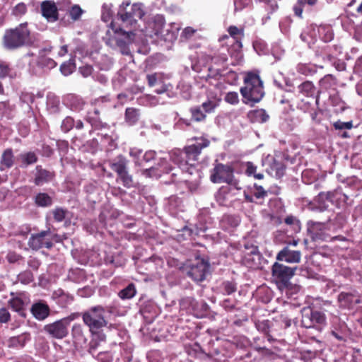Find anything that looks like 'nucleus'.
Wrapping results in <instances>:
<instances>
[{"instance_id": "obj_1", "label": "nucleus", "mask_w": 362, "mask_h": 362, "mask_svg": "<svg viewBox=\"0 0 362 362\" xmlns=\"http://www.w3.org/2000/svg\"><path fill=\"white\" fill-rule=\"evenodd\" d=\"M146 13L143 4L129 1L123 2L118 11V16L122 23V28H115L111 23L114 36L107 40V44L111 47H119L124 54H127V45L131 42L144 41L145 29L137 30L139 21H141Z\"/></svg>"}, {"instance_id": "obj_2", "label": "nucleus", "mask_w": 362, "mask_h": 362, "mask_svg": "<svg viewBox=\"0 0 362 362\" xmlns=\"http://www.w3.org/2000/svg\"><path fill=\"white\" fill-rule=\"evenodd\" d=\"M180 28L181 26L177 23L165 25L164 17L162 15H156L145 27L144 41L141 42H148L149 40L152 42L160 40L173 42L176 40Z\"/></svg>"}, {"instance_id": "obj_3", "label": "nucleus", "mask_w": 362, "mask_h": 362, "mask_svg": "<svg viewBox=\"0 0 362 362\" xmlns=\"http://www.w3.org/2000/svg\"><path fill=\"white\" fill-rule=\"evenodd\" d=\"M209 141L206 139H200L196 144L187 146L185 151L176 149L173 151L168 157L182 170L187 171L194 165L202 148L208 146Z\"/></svg>"}, {"instance_id": "obj_4", "label": "nucleus", "mask_w": 362, "mask_h": 362, "mask_svg": "<svg viewBox=\"0 0 362 362\" xmlns=\"http://www.w3.org/2000/svg\"><path fill=\"white\" fill-rule=\"evenodd\" d=\"M33 43V37L28 28V23H23L15 28L6 30L3 37V45L9 50H14Z\"/></svg>"}, {"instance_id": "obj_5", "label": "nucleus", "mask_w": 362, "mask_h": 362, "mask_svg": "<svg viewBox=\"0 0 362 362\" xmlns=\"http://www.w3.org/2000/svg\"><path fill=\"white\" fill-rule=\"evenodd\" d=\"M243 101L253 105L259 103L264 95L263 83L259 75L248 73L244 79V86L240 88Z\"/></svg>"}, {"instance_id": "obj_6", "label": "nucleus", "mask_w": 362, "mask_h": 362, "mask_svg": "<svg viewBox=\"0 0 362 362\" xmlns=\"http://www.w3.org/2000/svg\"><path fill=\"white\" fill-rule=\"evenodd\" d=\"M105 314V310L100 305L92 307L82 314L83 321L93 335L98 334L99 330L107 325Z\"/></svg>"}, {"instance_id": "obj_7", "label": "nucleus", "mask_w": 362, "mask_h": 362, "mask_svg": "<svg viewBox=\"0 0 362 362\" xmlns=\"http://www.w3.org/2000/svg\"><path fill=\"white\" fill-rule=\"evenodd\" d=\"M317 36L324 42L331 41L333 38L332 28L327 25H310L308 31H304L300 35V38L310 47L311 45L317 40Z\"/></svg>"}, {"instance_id": "obj_8", "label": "nucleus", "mask_w": 362, "mask_h": 362, "mask_svg": "<svg viewBox=\"0 0 362 362\" xmlns=\"http://www.w3.org/2000/svg\"><path fill=\"white\" fill-rule=\"evenodd\" d=\"M210 179L214 183H227L235 187L238 185L234 177L233 168L229 165L216 164L211 171Z\"/></svg>"}, {"instance_id": "obj_9", "label": "nucleus", "mask_w": 362, "mask_h": 362, "mask_svg": "<svg viewBox=\"0 0 362 362\" xmlns=\"http://www.w3.org/2000/svg\"><path fill=\"white\" fill-rule=\"evenodd\" d=\"M301 324L305 328L316 327L321 329L326 325V317L320 311L304 308L302 312Z\"/></svg>"}, {"instance_id": "obj_10", "label": "nucleus", "mask_w": 362, "mask_h": 362, "mask_svg": "<svg viewBox=\"0 0 362 362\" xmlns=\"http://www.w3.org/2000/svg\"><path fill=\"white\" fill-rule=\"evenodd\" d=\"M297 267H289L283 264L275 262L272 266V276L280 286L286 287L293 276Z\"/></svg>"}, {"instance_id": "obj_11", "label": "nucleus", "mask_w": 362, "mask_h": 362, "mask_svg": "<svg viewBox=\"0 0 362 362\" xmlns=\"http://www.w3.org/2000/svg\"><path fill=\"white\" fill-rule=\"evenodd\" d=\"M53 234L49 230H43L36 234H32L28 240L29 247L35 250L42 247L51 248L53 245Z\"/></svg>"}, {"instance_id": "obj_12", "label": "nucleus", "mask_w": 362, "mask_h": 362, "mask_svg": "<svg viewBox=\"0 0 362 362\" xmlns=\"http://www.w3.org/2000/svg\"><path fill=\"white\" fill-rule=\"evenodd\" d=\"M209 264L204 259H198L190 266L187 274L195 281H202L209 272Z\"/></svg>"}, {"instance_id": "obj_13", "label": "nucleus", "mask_w": 362, "mask_h": 362, "mask_svg": "<svg viewBox=\"0 0 362 362\" xmlns=\"http://www.w3.org/2000/svg\"><path fill=\"white\" fill-rule=\"evenodd\" d=\"M206 100L202 103V107L206 113H212L220 105L221 95L216 88H209L206 93Z\"/></svg>"}, {"instance_id": "obj_14", "label": "nucleus", "mask_w": 362, "mask_h": 362, "mask_svg": "<svg viewBox=\"0 0 362 362\" xmlns=\"http://www.w3.org/2000/svg\"><path fill=\"white\" fill-rule=\"evenodd\" d=\"M44 331L52 337L58 339H62L68 334V327L61 320L45 325Z\"/></svg>"}, {"instance_id": "obj_15", "label": "nucleus", "mask_w": 362, "mask_h": 362, "mask_svg": "<svg viewBox=\"0 0 362 362\" xmlns=\"http://www.w3.org/2000/svg\"><path fill=\"white\" fill-rule=\"evenodd\" d=\"M267 165V172L276 178L281 177L284 174L285 167L281 162L277 161L273 156H267L263 160V165Z\"/></svg>"}, {"instance_id": "obj_16", "label": "nucleus", "mask_w": 362, "mask_h": 362, "mask_svg": "<svg viewBox=\"0 0 362 362\" xmlns=\"http://www.w3.org/2000/svg\"><path fill=\"white\" fill-rule=\"evenodd\" d=\"M42 16L50 23L57 21L59 18L58 8L52 1H44L40 5Z\"/></svg>"}, {"instance_id": "obj_17", "label": "nucleus", "mask_w": 362, "mask_h": 362, "mask_svg": "<svg viewBox=\"0 0 362 362\" xmlns=\"http://www.w3.org/2000/svg\"><path fill=\"white\" fill-rule=\"evenodd\" d=\"M301 259V252L299 250H292L288 246L284 247L276 255L279 261H285L288 263H298Z\"/></svg>"}, {"instance_id": "obj_18", "label": "nucleus", "mask_w": 362, "mask_h": 362, "mask_svg": "<svg viewBox=\"0 0 362 362\" xmlns=\"http://www.w3.org/2000/svg\"><path fill=\"white\" fill-rule=\"evenodd\" d=\"M31 313L37 320H44L49 315V308L47 304L39 302L32 305Z\"/></svg>"}, {"instance_id": "obj_19", "label": "nucleus", "mask_w": 362, "mask_h": 362, "mask_svg": "<svg viewBox=\"0 0 362 362\" xmlns=\"http://www.w3.org/2000/svg\"><path fill=\"white\" fill-rule=\"evenodd\" d=\"M308 231L314 240L325 239L326 226L322 223H310Z\"/></svg>"}, {"instance_id": "obj_20", "label": "nucleus", "mask_w": 362, "mask_h": 362, "mask_svg": "<svg viewBox=\"0 0 362 362\" xmlns=\"http://www.w3.org/2000/svg\"><path fill=\"white\" fill-rule=\"evenodd\" d=\"M71 335L74 342L77 345L82 346L87 342V338L84 334L83 327L80 324H74L73 325Z\"/></svg>"}, {"instance_id": "obj_21", "label": "nucleus", "mask_w": 362, "mask_h": 362, "mask_svg": "<svg viewBox=\"0 0 362 362\" xmlns=\"http://www.w3.org/2000/svg\"><path fill=\"white\" fill-rule=\"evenodd\" d=\"M37 173L35 175V182L37 185H43L50 182L53 178V174L46 170L37 167Z\"/></svg>"}, {"instance_id": "obj_22", "label": "nucleus", "mask_w": 362, "mask_h": 362, "mask_svg": "<svg viewBox=\"0 0 362 362\" xmlns=\"http://www.w3.org/2000/svg\"><path fill=\"white\" fill-rule=\"evenodd\" d=\"M127 160L122 156H119L117 159L110 164L112 170L116 172L118 177L127 171Z\"/></svg>"}, {"instance_id": "obj_23", "label": "nucleus", "mask_w": 362, "mask_h": 362, "mask_svg": "<svg viewBox=\"0 0 362 362\" xmlns=\"http://www.w3.org/2000/svg\"><path fill=\"white\" fill-rule=\"evenodd\" d=\"M13 164V156L11 149L6 150L1 156L0 163L1 170L10 168Z\"/></svg>"}, {"instance_id": "obj_24", "label": "nucleus", "mask_w": 362, "mask_h": 362, "mask_svg": "<svg viewBox=\"0 0 362 362\" xmlns=\"http://www.w3.org/2000/svg\"><path fill=\"white\" fill-rule=\"evenodd\" d=\"M245 174L249 177H253L257 180H262L264 178V175L261 173H257V166L252 162H246L245 164Z\"/></svg>"}, {"instance_id": "obj_25", "label": "nucleus", "mask_w": 362, "mask_h": 362, "mask_svg": "<svg viewBox=\"0 0 362 362\" xmlns=\"http://www.w3.org/2000/svg\"><path fill=\"white\" fill-rule=\"evenodd\" d=\"M255 257L257 259H259V257L257 247L253 245L249 247L245 245V252L244 256L245 262L247 263L250 260L254 261Z\"/></svg>"}, {"instance_id": "obj_26", "label": "nucleus", "mask_w": 362, "mask_h": 362, "mask_svg": "<svg viewBox=\"0 0 362 362\" xmlns=\"http://www.w3.org/2000/svg\"><path fill=\"white\" fill-rule=\"evenodd\" d=\"M139 114L138 110L133 108V107H129L126 109L125 111V119L126 121L129 124H135L137 120L139 119Z\"/></svg>"}, {"instance_id": "obj_27", "label": "nucleus", "mask_w": 362, "mask_h": 362, "mask_svg": "<svg viewBox=\"0 0 362 362\" xmlns=\"http://www.w3.org/2000/svg\"><path fill=\"white\" fill-rule=\"evenodd\" d=\"M190 112L192 119L197 122L204 120L207 114L204 112L202 105L192 107Z\"/></svg>"}, {"instance_id": "obj_28", "label": "nucleus", "mask_w": 362, "mask_h": 362, "mask_svg": "<svg viewBox=\"0 0 362 362\" xmlns=\"http://www.w3.org/2000/svg\"><path fill=\"white\" fill-rule=\"evenodd\" d=\"M27 340L25 335L13 337L9 339L8 341V346L14 348L23 347Z\"/></svg>"}, {"instance_id": "obj_29", "label": "nucleus", "mask_w": 362, "mask_h": 362, "mask_svg": "<svg viewBox=\"0 0 362 362\" xmlns=\"http://www.w3.org/2000/svg\"><path fill=\"white\" fill-rule=\"evenodd\" d=\"M143 152L141 149L138 148H132L129 151V156L132 158L136 165L143 166L142 156Z\"/></svg>"}, {"instance_id": "obj_30", "label": "nucleus", "mask_w": 362, "mask_h": 362, "mask_svg": "<svg viewBox=\"0 0 362 362\" xmlns=\"http://www.w3.org/2000/svg\"><path fill=\"white\" fill-rule=\"evenodd\" d=\"M136 288L134 284H129L125 288L119 293V296L122 299H130L136 295Z\"/></svg>"}, {"instance_id": "obj_31", "label": "nucleus", "mask_w": 362, "mask_h": 362, "mask_svg": "<svg viewBox=\"0 0 362 362\" xmlns=\"http://www.w3.org/2000/svg\"><path fill=\"white\" fill-rule=\"evenodd\" d=\"M35 202L40 206H49L52 204V198L46 193H40L35 197Z\"/></svg>"}, {"instance_id": "obj_32", "label": "nucleus", "mask_w": 362, "mask_h": 362, "mask_svg": "<svg viewBox=\"0 0 362 362\" xmlns=\"http://www.w3.org/2000/svg\"><path fill=\"white\" fill-rule=\"evenodd\" d=\"M297 71L304 75H312L316 71L315 66L307 64H300L297 66Z\"/></svg>"}, {"instance_id": "obj_33", "label": "nucleus", "mask_w": 362, "mask_h": 362, "mask_svg": "<svg viewBox=\"0 0 362 362\" xmlns=\"http://www.w3.org/2000/svg\"><path fill=\"white\" fill-rule=\"evenodd\" d=\"M113 12L112 11L111 4H104L102 6L101 18L104 22H108L111 20Z\"/></svg>"}, {"instance_id": "obj_34", "label": "nucleus", "mask_w": 362, "mask_h": 362, "mask_svg": "<svg viewBox=\"0 0 362 362\" xmlns=\"http://www.w3.org/2000/svg\"><path fill=\"white\" fill-rule=\"evenodd\" d=\"M83 13V10L77 4L72 6L69 10V16L74 21L79 20Z\"/></svg>"}, {"instance_id": "obj_35", "label": "nucleus", "mask_w": 362, "mask_h": 362, "mask_svg": "<svg viewBox=\"0 0 362 362\" xmlns=\"http://www.w3.org/2000/svg\"><path fill=\"white\" fill-rule=\"evenodd\" d=\"M97 64L101 70H109L112 65V59L106 55H101Z\"/></svg>"}, {"instance_id": "obj_36", "label": "nucleus", "mask_w": 362, "mask_h": 362, "mask_svg": "<svg viewBox=\"0 0 362 362\" xmlns=\"http://www.w3.org/2000/svg\"><path fill=\"white\" fill-rule=\"evenodd\" d=\"M9 305L13 310L20 313L21 315H23L24 303L21 298H13L9 300Z\"/></svg>"}, {"instance_id": "obj_37", "label": "nucleus", "mask_w": 362, "mask_h": 362, "mask_svg": "<svg viewBox=\"0 0 362 362\" xmlns=\"http://www.w3.org/2000/svg\"><path fill=\"white\" fill-rule=\"evenodd\" d=\"M75 69V65L72 60L63 63L60 66V71L64 76L70 75Z\"/></svg>"}, {"instance_id": "obj_38", "label": "nucleus", "mask_w": 362, "mask_h": 362, "mask_svg": "<svg viewBox=\"0 0 362 362\" xmlns=\"http://www.w3.org/2000/svg\"><path fill=\"white\" fill-rule=\"evenodd\" d=\"M21 158L24 166L33 164L37 161L35 154L31 152L21 155Z\"/></svg>"}, {"instance_id": "obj_39", "label": "nucleus", "mask_w": 362, "mask_h": 362, "mask_svg": "<svg viewBox=\"0 0 362 362\" xmlns=\"http://www.w3.org/2000/svg\"><path fill=\"white\" fill-rule=\"evenodd\" d=\"M299 90L306 95H313L314 93V86L310 81H305L299 86Z\"/></svg>"}, {"instance_id": "obj_40", "label": "nucleus", "mask_w": 362, "mask_h": 362, "mask_svg": "<svg viewBox=\"0 0 362 362\" xmlns=\"http://www.w3.org/2000/svg\"><path fill=\"white\" fill-rule=\"evenodd\" d=\"M38 64L47 69H52L57 66V63L52 59L47 57H41L38 60Z\"/></svg>"}, {"instance_id": "obj_41", "label": "nucleus", "mask_w": 362, "mask_h": 362, "mask_svg": "<svg viewBox=\"0 0 362 362\" xmlns=\"http://www.w3.org/2000/svg\"><path fill=\"white\" fill-rule=\"evenodd\" d=\"M148 83L151 87H155L162 83V76L159 74L147 76Z\"/></svg>"}, {"instance_id": "obj_42", "label": "nucleus", "mask_w": 362, "mask_h": 362, "mask_svg": "<svg viewBox=\"0 0 362 362\" xmlns=\"http://www.w3.org/2000/svg\"><path fill=\"white\" fill-rule=\"evenodd\" d=\"M252 115L256 121L259 122H265L269 119V115L267 114L266 111L262 109L254 111Z\"/></svg>"}, {"instance_id": "obj_43", "label": "nucleus", "mask_w": 362, "mask_h": 362, "mask_svg": "<svg viewBox=\"0 0 362 362\" xmlns=\"http://www.w3.org/2000/svg\"><path fill=\"white\" fill-rule=\"evenodd\" d=\"M142 103L145 105L156 106L160 103L159 98L156 96L147 95L142 98Z\"/></svg>"}, {"instance_id": "obj_44", "label": "nucleus", "mask_w": 362, "mask_h": 362, "mask_svg": "<svg viewBox=\"0 0 362 362\" xmlns=\"http://www.w3.org/2000/svg\"><path fill=\"white\" fill-rule=\"evenodd\" d=\"M27 12V6L24 3H19L13 7L12 14L16 17H21Z\"/></svg>"}, {"instance_id": "obj_45", "label": "nucleus", "mask_w": 362, "mask_h": 362, "mask_svg": "<svg viewBox=\"0 0 362 362\" xmlns=\"http://www.w3.org/2000/svg\"><path fill=\"white\" fill-rule=\"evenodd\" d=\"M252 193L257 199H262L267 195V192L264 189V188L256 184L254 185L253 188L252 189Z\"/></svg>"}, {"instance_id": "obj_46", "label": "nucleus", "mask_w": 362, "mask_h": 362, "mask_svg": "<svg viewBox=\"0 0 362 362\" xmlns=\"http://www.w3.org/2000/svg\"><path fill=\"white\" fill-rule=\"evenodd\" d=\"M119 178L121 180L124 187H130L133 185L132 177L128 173L127 170L120 175Z\"/></svg>"}, {"instance_id": "obj_47", "label": "nucleus", "mask_w": 362, "mask_h": 362, "mask_svg": "<svg viewBox=\"0 0 362 362\" xmlns=\"http://www.w3.org/2000/svg\"><path fill=\"white\" fill-rule=\"evenodd\" d=\"M74 126V120L71 117H66L62 123V129L64 132H67L71 130Z\"/></svg>"}, {"instance_id": "obj_48", "label": "nucleus", "mask_w": 362, "mask_h": 362, "mask_svg": "<svg viewBox=\"0 0 362 362\" xmlns=\"http://www.w3.org/2000/svg\"><path fill=\"white\" fill-rule=\"evenodd\" d=\"M225 100L231 105H236L239 103V96L237 92H228L225 96Z\"/></svg>"}, {"instance_id": "obj_49", "label": "nucleus", "mask_w": 362, "mask_h": 362, "mask_svg": "<svg viewBox=\"0 0 362 362\" xmlns=\"http://www.w3.org/2000/svg\"><path fill=\"white\" fill-rule=\"evenodd\" d=\"M264 3L265 8L269 12L273 13L278 8V4L276 0H260Z\"/></svg>"}, {"instance_id": "obj_50", "label": "nucleus", "mask_w": 362, "mask_h": 362, "mask_svg": "<svg viewBox=\"0 0 362 362\" xmlns=\"http://www.w3.org/2000/svg\"><path fill=\"white\" fill-rule=\"evenodd\" d=\"M250 0H234V11L238 12L248 6Z\"/></svg>"}, {"instance_id": "obj_51", "label": "nucleus", "mask_w": 362, "mask_h": 362, "mask_svg": "<svg viewBox=\"0 0 362 362\" xmlns=\"http://www.w3.org/2000/svg\"><path fill=\"white\" fill-rule=\"evenodd\" d=\"M53 216L54 219L58 221H62L66 216V211L62 208H57L53 211Z\"/></svg>"}, {"instance_id": "obj_52", "label": "nucleus", "mask_w": 362, "mask_h": 362, "mask_svg": "<svg viewBox=\"0 0 362 362\" xmlns=\"http://www.w3.org/2000/svg\"><path fill=\"white\" fill-rule=\"evenodd\" d=\"M335 129H351L353 127V123L351 121L349 122H341L337 121L334 124Z\"/></svg>"}, {"instance_id": "obj_53", "label": "nucleus", "mask_w": 362, "mask_h": 362, "mask_svg": "<svg viewBox=\"0 0 362 362\" xmlns=\"http://www.w3.org/2000/svg\"><path fill=\"white\" fill-rule=\"evenodd\" d=\"M196 31L197 30L192 27H186L181 33V37L185 40L189 39L194 35Z\"/></svg>"}, {"instance_id": "obj_54", "label": "nucleus", "mask_w": 362, "mask_h": 362, "mask_svg": "<svg viewBox=\"0 0 362 362\" xmlns=\"http://www.w3.org/2000/svg\"><path fill=\"white\" fill-rule=\"evenodd\" d=\"M228 31L230 35L234 39H237L238 35H243V31L242 29H239L236 26L233 25L230 26L228 29Z\"/></svg>"}, {"instance_id": "obj_55", "label": "nucleus", "mask_w": 362, "mask_h": 362, "mask_svg": "<svg viewBox=\"0 0 362 362\" xmlns=\"http://www.w3.org/2000/svg\"><path fill=\"white\" fill-rule=\"evenodd\" d=\"M223 288L225 293L227 295L231 294L236 290L235 285L233 283L229 281L223 283Z\"/></svg>"}, {"instance_id": "obj_56", "label": "nucleus", "mask_w": 362, "mask_h": 362, "mask_svg": "<svg viewBox=\"0 0 362 362\" xmlns=\"http://www.w3.org/2000/svg\"><path fill=\"white\" fill-rule=\"evenodd\" d=\"M10 319V314L7 309L6 308H1L0 309V322L1 323H6Z\"/></svg>"}, {"instance_id": "obj_57", "label": "nucleus", "mask_w": 362, "mask_h": 362, "mask_svg": "<svg viewBox=\"0 0 362 362\" xmlns=\"http://www.w3.org/2000/svg\"><path fill=\"white\" fill-rule=\"evenodd\" d=\"M156 153L154 151H148L142 156L143 164L155 158Z\"/></svg>"}, {"instance_id": "obj_58", "label": "nucleus", "mask_w": 362, "mask_h": 362, "mask_svg": "<svg viewBox=\"0 0 362 362\" xmlns=\"http://www.w3.org/2000/svg\"><path fill=\"white\" fill-rule=\"evenodd\" d=\"M79 70H80L81 74L84 77H88V76H90L93 72V68L90 65L83 66L80 67Z\"/></svg>"}, {"instance_id": "obj_59", "label": "nucleus", "mask_w": 362, "mask_h": 362, "mask_svg": "<svg viewBox=\"0 0 362 362\" xmlns=\"http://www.w3.org/2000/svg\"><path fill=\"white\" fill-rule=\"evenodd\" d=\"M78 317H79V314L78 313H72L69 316L61 319V320L63 321V322L68 327L69 324H70V322L71 321L74 320L75 319H76Z\"/></svg>"}, {"instance_id": "obj_60", "label": "nucleus", "mask_w": 362, "mask_h": 362, "mask_svg": "<svg viewBox=\"0 0 362 362\" xmlns=\"http://www.w3.org/2000/svg\"><path fill=\"white\" fill-rule=\"evenodd\" d=\"M158 87L156 88L155 91L158 94L163 93L168 90L169 87L170 86V84L164 83L162 81V83L158 86Z\"/></svg>"}, {"instance_id": "obj_61", "label": "nucleus", "mask_w": 362, "mask_h": 362, "mask_svg": "<svg viewBox=\"0 0 362 362\" xmlns=\"http://www.w3.org/2000/svg\"><path fill=\"white\" fill-rule=\"evenodd\" d=\"M6 257L9 262L13 263V262H17L19 259L20 256L18 255L17 254H16L15 252H9L7 255Z\"/></svg>"}, {"instance_id": "obj_62", "label": "nucleus", "mask_w": 362, "mask_h": 362, "mask_svg": "<svg viewBox=\"0 0 362 362\" xmlns=\"http://www.w3.org/2000/svg\"><path fill=\"white\" fill-rule=\"evenodd\" d=\"M155 171L154 168H150L148 169H144L141 170V174L145 176L146 177H151L153 175L151 174V173Z\"/></svg>"}, {"instance_id": "obj_63", "label": "nucleus", "mask_w": 362, "mask_h": 362, "mask_svg": "<svg viewBox=\"0 0 362 362\" xmlns=\"http://www.w3.org/2000/svg\"><path fill=\"white\" fill-rule=\"evenodd\" d=\"M331 195H332V193L331 192H327V193H320L319 195H318V197H317V200L320 201V200H322V199H326L327 201L330 200L332 201L331 199Z\"/></svg>"}, {"instance_id": "obj_64", "label": "nucleus", "mask_w": 362, "mask_h": 362, "mask_svg": "<svg viewBox=\"0 0 362 362\" xmlns=\"http://www.w3.org/2000/svg\"><path fill=\"white\" fill-rule=\"evenodd\" d=\"M301 5L302 4H298V5H295L293 6L294 13L298 17H301L303 13V8Z\"/></svg>"}]
</instances>
